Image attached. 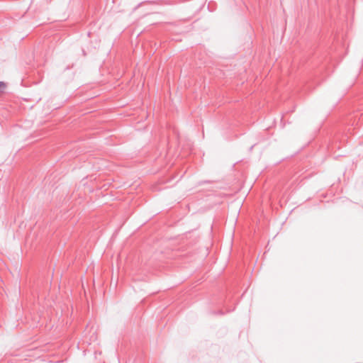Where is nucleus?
<instances>
[{
  "mask_svg": "<svg viewBox=\"0 0 363 363\" xmlns=\"http://www.w3.org/2000/svg\"><path fill=\"white\" fill-rule=\"evenodd\" d=\"M4 88H6V84L4 82H0V94L3 92Z\"/></svg>",
  "mask_w": 363,
  "mask_h": 363,
  "instance_id": "obj_1",
  "label": "nucleus"
},
{
  "mask_svg": "<svg viewBox=\"0 0 363 363\" xmlns=\"http://www.w3.org/2000/svg\"><path fill=\"white\" fill-rule=\"evenodd\" d=\"M214 313H216V314H220V315H223V313L221 311H217V312H215Z\"/></svg>",
  "mask_w": 363,
  "mask_h": 363,
  "instance_id": "obj_2",
  "label": "nucleus"
},
{
  "mask_svg": "<svg viewBox=\"0 0 363 363\" xmlns=\"http://www.w3.org/2000/svg\"><path fill=\"white\" fill-rule=\"evenodd\" d=\"M207 182H208L207 181L200 182H199V184H202L207 183Z\"/></svg>",
  "mask_w": 363,
  "mask_h": 363,
  "instance_id": "obj_3",
  "label": "nucleus"
},
{
  "mask_svg": "<svg viewBox=\"0 0 363 363\" xmlns=\"http://www.w3.org/2000/svg\"><path fill=\"white\" fill-rule=\"evenodd\" d=\"M253 147H254V145H252V146L250 147V150H252Z\"/></svg>",
  "mask_w": 363,
  "mask_h": 363,
  "instance_id": "obj_4",
  "label": "nucleus"
}]
</instances>
